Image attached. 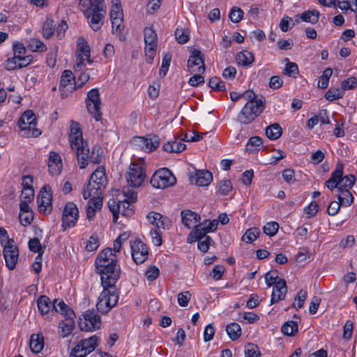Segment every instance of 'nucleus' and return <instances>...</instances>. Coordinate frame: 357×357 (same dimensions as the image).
Here are the masks:
<instances>
[{"label": "nucleus", "instance_id": "14", "mask_svg": "<svg viewBox=\"0 0 357 357\" xmlns=\"http://www.w3.org/2000/svg\"><path fill=\"white\" fill-rule=\"evenodd\" d=\"M86 105L88 112L96 120L99 121L101 118L100 105L101 100L98 89L90 90L86 98Z\"/></svg>", "mask_w": 357, "mask_h": 357}, {"label": "nucleus", "instance_id": "19", "mask_svg": "<svg viewBox=\"0 0 357 357\" xmlns=\"http://www.w3.org/2000/svg\"><path fill=\"white\" fill-rule=\"evenodd\" d=\"M131 255L137 264L144 263L148 258L149 250L146 245L139 239L130 241Z\"/></svg>", "mask_w": 357, "mask_h": 357}, {"label": "nucleus", "instance_id": "34", "mask_svg": "<svg viewBox=\"0 0 357 357\" xmlns=\"http://www.w3.org/2000/svg\"><path fill=\"white\" fill-rule=\"evenodd\" d=\"M186 145L181 142L176 140L169 141L163 145V149L167 152L179 153L185 150Z\"/></svg>", "mask_w": 357, "mask_h": 357}, {"label": "nucleus", "instance_id": "1", "mask_svg": "<svg viewBox=\"0 0 357 357\" xmlns=\"http://www.w3.org/2000/svg\"><path fill=\"white\" fill-rule=\"evenodd\" d=\"M116 257L111 248L102 250L98 255L95 264L100 275L103 287L96 304L97 310L107 313L118 303L119 292L115 284L120 276V268L116 264Z\"/></svg>", "mask_w": 357, "mask_h": 357}, {"label": "nucleus", "instance_id": "40", "mask_svg": "<svg viewBox=\"0 0 357 357\" xmlns=\"http://www.w3.org/2000/svg\"><path fill=\"white\" fill-rule=\"evenodd\" d=\"M298 328L296 321H288L282 325L281 331L287 336H293L298 332Z\"/></svg>", "mask_w": 357, "mask_h": 357}, {"label": "nucleus", "instance_id": "37", "mask_svg": "<svg viewBox=\"0 0 357 357\" xmlns=\"http://www.w3.org/2000/svg\"><path fill=\"white\" fill-rule=\"evenodd\" d=\"M195 229L192 232H191L189 234V236L188 237V242L192 243V236H194L195 239L196 241L199 239H203L204 238H206L208 236L206 234L208 231H206V229H204L203 225L199 224L196 226H195Z\"/></svg>", "mask_w": 357, "mask_h": 357}, {"label": "nucleus", "instance_id": "8", "mask_svg": "<svg viewBox=\"0 0 357 357\" xmlns=\"http://www.w3.org/2000/svg\"><path fill=\"white\" fill-rule=\"evenodd\" d=\"M54 308L65 318L59 324V333L62 337H68L75 328V312L63 301L56 303Z\"/></svg>", "mask_w": 357, "mask_h": 357}, {"label": "nucleus", "instance_id": "31", "mask_svg": "<svg viewBox=\"0 0 357 357\" xmlns=\"http://www.w3.org/2000/svg\"><path fill=\"white\" fill-rule=\"evenodd\" d=\"M75 85V76L73 72L70 70H66L63 72L61 76L59 89L64 90L65 88L70 86V91H73L71 90V86H74Z\"/></svg>", "mask_w": 357, "mask_h": 357}, {"label": "nucleus", "instance_id": "12", "mask_svg": "<svg viewBox=\"0 0 357 357\" xmlns=\"http://www.w3.org/2000/svg\"><path fill=\"white\" fill-rule=\"evenodd\" d=\"M176 178L167 168L157 170L151 178V184L155 188L164 189L176 183Z\"/></svg>", "mask_w": 357, "mask_h": 357}, {"label": "nucleus", "instance_id": "28", "mask_svg": "<svg viewBox=\"0 0 357 357\" xmlns=\"http://www.w3.org/2000/svg\"><path fill=\"white\" fill-rule=\"evenodd\" d=\"M287 291V283L284 280L279 279L276 284L273 286L271 303V304L278 303L283 300Z\"/></svg>", "mask_w": 357, "mask_h": 357}, {"label": "nucleus", "instance_id": "24", "mask_svg": "<svg viewBox=\"0 0 357 357\" xmlns=\"http://www.w3.org/2000/svg\"><path fill=\"white\" fill-rule=\"evenodd\" d=\"M37 202L38 209L40 212L46 213L51 211L52 195L49 186L45 185L42 188L38 196Z\"/></svg>", "mask_w": 357, "mask_h": 357}, {"label": "nucleus", "instance_id": "63", "mask_svg": "<svg viewBox=\"0 0 357 357\" xmlns=\"http://www.w3.org/2000/svg\"><path fill=\"white\" fill-rule=\"evenodd\" d=\"M198 241V248L203 252H206L208 249L209 246L211 245V242L212 241V239L210 236H207L206 238H204L203 239H199Z\"/></svg>", "mask_w": 357, "mask_h": 357}, {"label": "nucleus", "instance_id": "43", "mask_svg": "<svg viewBox=\"0 0 357 357\" xmlns=\"http://www.w3.org/2000/svg\"><path fill=\"white\" fill-rule=\"evenodd\" d=\"M29 248L31 251L38 253L36 259H40L41 255L43 253V249L40 241L36 238L30 239L29 241Z\"/></svg>", "mask_w": 357, "mask_h": 357}, {"label": "nucleus", "instance_id": "54", "mask_svg": "<svg viewBox=\"0 0 357 357\" xmlns=\"http://www.w3.org/2000/svg\"><path fill=\"white\" fill-rule=\"evenodd\" d=\"M99 238L96 234H93L89 239L86 245V250L87 251H94L99 247Z\"/></svg>", "mask_w": 357, "mask_h": 357}, {"label": "nucleus", "instance_id": "23", "mask_svg": "<svg viewBox=\"0 0 357 357\" xmlns=\"http://www.w3.org/2000/svg\"><path fill=\"white\" fill-rule=\"evenodd\" d=\"M131 144L146 152H151L155 150L159 145V140L157 137L148 139L143 137H135L131 140Z\"/></svg>", "mask_w": 357, "mask_h": 357}, {"label": "nucleus", "instance_id": "25", "mask_svg": "<svg viewBox=\"0 0 357 357\" xmlns=\"http://www.w3.org/2000/svg\"><path fill=\"white\" fill-rule=\"evenodd\" d=\"M146 218L158 229H169L172 226V222L167 217L157 212H149L146 215Z\"/></svg>", "mask_w": 357, "mask_h": 357}, {"label": "nucleus", "instance_id": "48", "mask_svg": "<svg viewBox=\"0 0 357 357\" xmlns=\"http://www.w3.org/2000/svg\"><path fill=\"white\" fill-rule=\"evenodd\" d=\"M54 31V25L53 20H47L43 26V36L46 38H50Z\"/></svg>", "mask_w": 357, "mask_h": 357}, {"label": "nucleus", "instance_id": "20", "mask_svg": "<svg viewBox=\"0 0 357 357\" xmlns=\"http://www.w3.org/2000/svg\"><path fill=\"white\" fill-rule=\"evenodd\" d=\"M78 213V209L74 203L68 202L66 205L62 216V227L64 230L75 225L79 216Z\"/></svg>", "mask_w": 357, "mask_h": 357}, {"label": "nucleus", "instance_id": "47", "mask_svg": "<svg viewBox=\"0 0 357 357\" xmlns=\"http://www.w3.org/2000/svg\"><path fill=\"white\" fill-rule=\"evenodd\" d=\"M208 85L213 90L220 91L225 90V84L224 82L218 77L211 78L208 82Z\"/></svg>", "mask_w": 357, "mask_h": 357}, {"label": "nucleus", "instance_id": "61", "mask_svg": "<svg viewBox=\"0 0 357 357\" xmlns=\"http://www.w3.org/2000/svg\"><path fill=\"white\" fill-rule=\"evenodd\" d=\"M282 177L284 180L289 184H292L296 182L295 173L291 169H286L282 172Z\"/></svg>", "mask_w": 357, "mask_h": 357}, {"label": "nucleus", "instance_id": "22", "mask_svg": "<svg viewBox=\"0 0 357 357\" xmlns=\"http://www.w3.org/2000/svg\"><path fill=\"white\" fill-rule=\"evenodd\" d=\"M188 68L191 74L203 73L205 71V65L203 54L199 50H194L189 56Z\"/></svg>", "mask_w": 357, "mask_h": 357}, {"label": "nucleus", "instance_id": "30", "mask_svg": "<svg viewBox=\"0 0 357 357\" xmlns=\"http://www.w3.org/2000/svg\"><path fill=\"white\" fill-rule=\"evenodd\" d=\"M49 172L52 176L59 175L62 169L61 158L59 153L52 151L48 161Z\"/></svg>", "mask_w": 357, "mask_h": 357}, {"label": "nucleus", "instance_id": "33", "mask_svg": "<svg viewBox=\"0 0 357 357\" xmlns=\"http://www.w3.org/2000/svg\"><path fill=\"white\" fill-rule=\"evenodd\" d=\"M337 197L342 206H349L354 202V197L350 190L337 189Z\"/></svg>", "mask_w": 357, "mask_h": 357}, {"label": "nucleus", "instance_id": "15", "mask_svg": "<svg viewBox=\"0 0 357 357\" xmlns=\"http://www.w3.org/2000/svg\"><path fill=\"white\" fill-rule=\"evenodd\" d=\"M82 317L79 318V326L82 331H93L100 327V317L94 310H86Z\"/></svg>", "mask_w": 357, "mask_h": 357}, {"label": "nucleus", "instance_id": "11", "mask_svg": "<svg viewBox=\"0 0 357 357\" xmlns=\"http://www.w3.org/2000/svg\"><path fill=\"white\" fill-rule=\"evenodd\" d=\"M145 176L144 161L140 159L137 162H132L126 176L128 184L132 187H139L144 181Z\"/></svg>", "mask_w": 357, "mask_h": 357}, {"label": "nucleus", "instance_id": "64", "mask_svg": "<svg viewBox=\"0 0 357 357\" xmlns=\"http://www.w3.org/2000/svg\"><path fill=\"white\" fill-rule=\"evenodd\" d=\"M215 329L212 325V324H208L204 329V340L205 342L211 341L214 336Z\"/></svg>", "mask_w": 357, "mask_h": 357}, {"label": "nucleus", "instance_id": "32", "mask_svg": "<svg viewBox=\"0 0 357 357\" xmlns=\"http://www.w3.org/2000/svg\"><path fill=\"white\" fill-rule=\"evenodd\" d=\"M29 347L32 352L38 354L40 352L44 347V338L42 335L33 334L31 336Z\"/></svg>", "mask_w": 357, "mask_h": 357}, {"label": "nucleus", "instance_id": "52", "mask_svg": "<svg viewBox=\"0 0 357 357\" xmlns=\"http://www.w3.org/2000/svg\"><path fill=\"white\" fill-rule=\"evenodd\" d=\"M175 37L178 43L181 44L186 43L189 40V35L186 30L177 28L175 31Z\"/></svg>", "mask_w": 357, "mask_h": 357}, {"label": "nucleus", "instance_id": "21", "mask_svg": "<svg viewBox=\"0 0 357 357\" xmlns=\"http://www.w3.org/2000/svg\"><path fill=\"white\" fill-rule=\"evenodd\" d=\"M13 243V240H8L3 248V257L6 261V266L9 270L15 269L19 256L17 247Z\"/></svg>", "mask_w": 357, "mask_h": 357}, {"label": "nucleus", "instance_id": "36", "mask_svg": "<svg viewBox=\"0 0 357 357\" xmlns=\"http://www.w3.org/2000/svg\"><path fill=\"white\" fill-rule=\"evenodd\" d=\"M236 59L239 65L249 66L254 61V56L251 52L244 50L237 54Z\"/></svg>", "mask_w": 357, "mask_h": 357}, {"label": "nucleus", "instance_id": "29", "mask_svg": "<svg viewBox=\"0 0 357 357\" xmlns=\"http://www.w3.org/2000/svg\"><path fill=\"white\" fill-rule=\"evenodd\" d=\"M181 216L183 225L189 229L196 226V224L201 220L197 213L188 209L183 210L181 212Z\"/></svg>", "mask_w": 357, "mask_h": 357}, {"label": "nucleus", "instance_id": "59", "mask_svg": "<svg viewBox=\"0 0 357 357\" xmlns=\"http://www.w3.org/2000/svg\"><path fill=\"white\" fill-rule=\"evenodd\" d=\"M357 86V79L354 77H350L347 79L342 82V89L350 90L355 88Z\"/></svg>", "mask_w": 357, "mask_h": 357}, {"label": "nucleus", "instance_id": "42", "mask_svg": "<svg viewBox=\"0 0 357 357\" xmlns=\"http://www.w3.org/2000/svg\"><path fill=\"white\" fill-rule=\"evenodd\" d=\"M28 47L32 52H43L47 50L46 45L37 38H31L29 41Z\"/></svg>", "mask_w": 357, "mask_h": 357}, {"label": "nucleus", "instance_id": "39", "mask_svg": "<svg viewBox=\"0 0 357 357\" xmlns=\"http://www.w3.org/2000/svg\"><path fill=\"white\" fill-rule=\"evenodd\" d=\"M226 331L232 340H236L241 335V328L236 323H231L227 325Z\"/></svg>", "mask_w": 357, "mask_h": 357}, {"label": "nucleus", "instance_id": "2", "mask_svg": "<svg viewBox=\"0 0 357 357\" xmlns=\"http://www.w3.org/2000/svg\"><path fill=\"white\" fill-rule=\"evenodd\" d=\"M69 142L71 149L76 152V155L81 169H84L88 165L89 161L99 164L101 162V156L95 150L90 155L89 149L86 143L84 142L82 131L79 124L74 121H70Z\"/></svg>", "mask_w": 357, "mask_h": 357}, {"label": "nucleus", "instance_id": "46", "mask_svg": "<svg viewBox=\"0 0 357 357\" xmlns=\"http://www.w3.org/2000/svg\"><path fill=\"white\" fill-rule=\"evenodd\" d=\"M243 11L238 7H233L229 14V19L234 23H238L243 17Z\"/></svg>", "mask_w": 357, "mask_h": 357}, {"label": "nucleus", "instance_id": "18", "mask_svg": "<svg viewBox=\"0 0 357 357\" xmlns=\"http://www.w3.org/2000/svg\"><path fill=\"white\" fill-rule=\"evenodd\" d=\"M98 338L96 335H93L89 338L79 341L77 344L72 349L71 352L77 356L86 357L88 354L93 351L97 347Z\"/></svg>", "mask_w": 357, "mask_h": 357}, {"label": "nucleus", "instance_id": "56", "mask_svg": "<svg viewBox=\"0 0 357 357\" xmlns=\"http://www.w3.org/2000/svg\"><path fill=\"white\" fill-rule=\"evenodd\" d=\"M294 25L293 20L288 16H285L281 20L279 26L282 31L286 32L291 29Z\"/></svg>", "mask_w": 357, "mask_h": 357}, {"label": "nucleus", "instance_id": "51", "mask_svg": "<svg viewBox=\"0 0 357 357\" xmlns=\"http://www.w3.org/2000/svg\"><path fill=\"white\" fill-rule=\"evenodd\" d=\"M279 225L276 222H268L265 226H264L263 229L264 232L270 236H273L275 235L278 231Z\"/></svg>", "mask_w": 357, "mask_h": 357}, {"label": "nucleus", "instance_id": "44", "mask_svg": "<svg viewBox=\"0 0 357 357\" xmlns=\"http://www.w3.org/2000/svg\"><path fill=\"white\" fill-rule=\"evenodd\" d=\"M260 231L257 227H252L246 231L242 236V240L246 243H252L259 236Z\"/></svg>", "mask_w": 357, "mask_h": 357}, {"label": "nucleus", "instance_id": "35", "mask_svg": "<svg viewBox=\"0 0 357 357\" xmlns=\"http://www.w3.org/2000/svg\"><path fill=\"white\" fill-rule=\"evenodd\" d=\"M282 128L277 123H273L266 128V135L272 140L278 139L282 135Z\"/></svg>", "mask_w": 357, "mask_h": 357}, {"label": "nucleus", "instance_id": "3", "mask_svg": "<svg viewBox=\"0 0 357 357\" xmlns=\"http://www.w3.org/2000/svg\"><path fill=\"white\" fill-rule=\"evenodd\" d=\"M117 192L116 199H111L108 202V206L113 214L114 222L116 221L119 213L126 217H130L133 214L132 203L135 202L137 198V192L129 187Z\"/></svg>", "mask_w": 357, "mask_h": 357}, {"label": "nucleus", "instance_id": "62", "mask_svg": "<svg viewBox=\"0 0 357 357\" xmlns=\"http://www.w3.org/2000/svg\"><path fill=\"white\" fill-rule=\"evenodd\" d=\"M150 235L151 236L152 243L156 245L160 246L162 245V236L159 230L153 229L150 231Z\"/></svg>", "mask_w": 357, "mask_h": 357}, {"label": "nucleus", "instance_id": "55", "mask_svg": "<svg viewBox=\"0 0 357 357\" xmlns=\"http://www.w3.org/2000/svg\"><path fill=\"white\" fill-rule=\"evenodd\" d=\"M306 297V291L300 290L298 292L296 297L295 298V302L292 304V306L294 307H296L297 305V309L301 308L304 305Z\"/></svg>", "mask_w": 357, "mask_h": 357}, {"label": "nucleus", "instance_id": "10", "mask_svg": "<svg viewBox=\"0 0 357 357\" xmlns=\"http://www.w3.org/2000/svg\"><path fill=\"white\" fill-rule=\"evenodd\" d=\"M18 126L21 130L25 131L24 135L27 137H36L41 134L40 130L36 128V117L31 110H26L22 114Z\"/></svg>", "mask_w": 357, "mask_h": 357}, {"label": "nucleus", "instance_id": "57", "mask_svg": "<svg viewBox=\"0 0 357 357\" xmlns=\"http://www.w3.org/2000/svg\"><path fill=\"white\" fill-rule=\"evenodd\" d=\"M191 294L188 291L178 294V303L180 306L186 307L190 300Z\"/></svg>", "mask_w": 357, "mask_h": 357}, {"label": "nucleus", "instance_id": "13", "mask_svg": "<svg viewBox=\"0 0 357 357\" xmlns=\"http://www.w3.org/2000/svg\"><path fill=\"white\" fill-rule=\"evenodd\" d=\"M75 56L76 61L74 67L75 71L82 69L85 61L90 64L92 63V60L90 59V47L83 37H79L77 39Z\"/></svg>", "mask_w": 357, "mask_h": 357}, {"label": "nucleus", "instance_id": "50", "mask_svg": "<svg viewBox=\"0 0 357 357\" xmlns=\"http://www.w3.org/2000/svg\"><path fill=\"white\" fill-rule=\"evenodd\" d=\"M245 357H260L259 348L254 344H248L245 348Z\"/></svg>", "mask_w": 357, "mask_h": 357}, {"label": "nucleus", "instance_id": "60", "mask_svg": "<svg viewBox=\"0 0 357 357\" xmlns=\"http://www.w3.org/2000/svg\"><path fill=\"white\" fill-rule=\"evenodd\" d=\"M319 206L315 202H311L306 208L304 211L307 218H310L316 215L318 211Z\"/></svg>", "mask_w": 357, "mask_h": 357}, {"label": "nucleus", "instance_id": "53", "mask_svg": "<svg viewBox=\"0 0 357 357\" xmlns=\"http://www.w3.org/2000/svg\"><path fill=\"white\" fill-rule=\"evenodd\" d=\"M283 73L290 77H295L298 73V66L293 62H288L283 70Z\"/></svg>", "mask_w": 357, "mask_h": 357}, {"label": "nucleus", "instance_id": "16", "mask_svg": "<svg viewBox=\"0 0 357 357\" xmlns=\"http://www.w3.org/2000/svg\"><path fill=\"white\" fill-rule=\"evenodd\" d=\"M146 61L151 63L153 60L157 45V34L152 28L147 27L144 33Z\"/></svg>", "mask_w": 357, "mask_h": 357}, {"label": "nucleus", "instance_id": "27", "mask_svg": "<svg viewBox=\"0 0 357 357\" xmlns=\"http://www.w3.org/2000/svg\"><path fill=\"white\" fill-rule=\"evenodd\" d=\"M86 208V215L89 220L93 219L97 211L101 209L102 206V195H91Z\"/></svg>", "mask_w": 357, "mask_h": 357}, {"label": "nucleus", "instance_id": "38", "mask_svg": "<svg viewBox=\"0 0 357 357\" xmlns=\"http://www.w3.org/2000/svg\"><path fill=\"white\" fill-rule=\"evenodd\" d=\"M303 21L315 24L319 21V13L317 10H307L303 13L301 15H296Z\"/></svg>", "mask_w": 357, "mask_h": 357}, {"label": "nucleus", "instance_id": "9", "mask_svg": "<svg viewBox=\"0 0 357 357\" xmlns=\"http://www.w3.org/2000/svg\"><path fill=\"white\" fill-rule=\"evenodd\" d=\"M263 101H248L237 116V121L242 124L251 123L263 112Z\"/></svg>", "mask_w": 357, "mask_h": 357}, {"label": "nucleus", "instance_id": "5", "mask_svg": "<svg viewBox=\"0 0 357 357\" xmlns=\"http://www.w3.org/2000/svg\"><path fill=\"white\" fill-rule=\"evenodd\" d=\"M107 183L105 169L102 166H99L91 175L87 187L82 192L84 199H89L91 195H102Z\"/></svg>", "mask_w": 357, "mask_h": 357}, {"label": "nucleus", "instance_id": "45", "mask_svg": "<svg viewBox=\"0 0 357 357\" xmlns=\"http://www.w3.org/2000/svg\"><path fill=\"white\" fill-rule=\"evenodd\" d=\"M344 96V91L340 89L331 88L325 93V98L329 101L339 99Z\"/></svg>", "mask_w": 357, "mask_h": 357}, {"label": "nucleus", "instance_id": "4", "mask_svg": "<svg viewBox=\"0 0 357 357\" xmlns=\"http://www.w3.org/2000/svg\"><path fill=\"white\" fill-rule=\"evenodd\" d=\"M80 10L88 19V22L93 31L99 30L106 15V6L104 0H79Z\"/></svg>", "mask_w": 357, "mask_h": 357}, {"label": "nucleus", "instance_id": "49", "mask_svg": "<svg viewBox=\"0 0 357 357\" xmlns=\"http://www.w3.org/2000/svg\"><path fill=\"white\" fill-rule=\"evenodd\" d=\"M90 79L89 74L86 72H82L78 75L77 81L75 80L74 86H71V90L82 87Z\"/></svg>", "mask_w": 357, "mask_h": 357}, {"label": "nucleus", "instance_id": "17", "mask_svg": "<svg viewBox=\"0 0 357 357\" xmlns=\"http://www.w3.org/2000/svg\"><path fill=\"white\" fill-rule=\"evenodd\" d=\"M59 301H63V300L55 299L52 303L49 297L45 295L39 296L37 300V305L40 314L44 317L45 319L50 321L52 319L53 314L54 312H57L54 308L56 303Z\"/></svg>", "mask_w": 357, "mask_h": 357}, {"label": "nucleus", "instance_id": "58", "mask_svg": "<svg viewBox=\"0 0 357 357\" xmlns=\"http://www.w3.org/2000/svg\"><path fill=\"white\" fill-rule=\"evenodd\" d=\"M225 271V267L222 265H216L213 267L212 271L210 273V275L215 280H220L222 275L224 274Z\"/></svg>", "mask_w": 357, "mask_h": 357}, {"label": "nucleus", "instance_id": "41", "mask_svg": "<svg viewBox=\"0 0 357 357\" xmlns=\"http://www.w3.org/2000/svg\"><path fill=\"white\" fill-rule=\"evenodd\" d=\"M113 17H123V10L120 0H112L110 19Z\"/></svg>", "mask_w": 357, "mask_h": 357}, {"label": "nucleus", "instance_id": "6", "mask_svg": "<svg viewBox=\"0 0 357 357\" xmlns=\"http://www.w3.org/2000/svg\"><path fill=\"white\" fill-rule=\"evenodd\" d=\"M344 166L341 162H337L331 176L328 179L325 185L331 190L335 188L351 190L356 182V178L352 174L343 176Z\"/></svg>", "mask_w": 357, "mask_h": 357}, {"label": "nucleus", "instance_id": "7", "mask_svg": "<svg viewBox=\"0 0 357 357\" xmlns=\"http://www.w3.org/2000/svg\"><path fill=\"white\" fill-rule=\"evenodd\" d=\"M14 56L8 58L5 62V68L8 70H13L16 68H22L29 66L33 60L31 55H25L26 50L24 45L19 42H15L13 45Z\"/></svg>", "mask_w": 357, "mask_h": 357}, {"label": "nucleus", "instance_id": "26", "mask_svg": "<svg viewBox=\"0 0 357 357\" xmlns=\"http://www.w3.org/2000/svg\"><path fill=\"white\" fill-rule=\"evenodd\" d=\"M213 180L212 174L208 170H199L190 176V182L199 186H206Z\"/></svg>", "mask_w": 357, "mask_h": 357}]
</instances>
